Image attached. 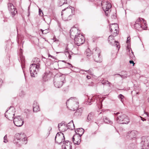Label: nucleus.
Wrapping results in <instances>:
<instances>
[{
	"mask_svg": "<svg viewBox=\"0 0 149 149\" xmlns=\"http://www.w3.org/2000/svg\"><path fill=\"white\" fill-rule=\"evenodd\" d=\"M116 36H114L113 34L110 36L108 38V41L110 44H112L113 42H115L116 47L118 48L119 46V43L117 41H116L114 38V37Z\"/></svg>",
	"mask_w": 149,
	"mask_h": 149,
	"instance_id": "f3484780",
	"label": "nucleus"
},
{
	"mask_svg": "<svg viewBox=\"0 0 149 149\" xmlns=\"http://www.w3.org/2000/svg\"><path fill=\"white\" fill-rule=\"evenodd\" d=\"M130 63V64H133V65L134 66V63L132 60H130L129 61Z\"/></svg>",
	"mask_w": 149,
	"mask_h": 149,
	"instance_id": "a19ab883",
	"label": "nucleus"
},
{
	"mask_svg": "<svg viewBox=\"0 0 149 149\" xmlns=\"http://www.w3.org/2000/svg\"><path fill=\"white\" fill-rule=\"evenodd\" d=\"M7 139V136L5 135L4 137V142L5 143L7 142L8 141Z\"/></svg>",
	"mask_w": 149,
	"mask_h": 149,
	"instance_id": "c9c22d12",
	"label": "nucleus"
},
{
	"mask_svg": "<svg viewBox=\"0 0 149 149\" xmlns=\"http://www.w3.org/2000/svg\"><path fill=\"white\" fill-rule=\"evenodd\" d=\"M136 22L142 26V29H145L147 28V24H146V21L142 18H138Z\"/></svg>",
	"mask_w": 149,
	"mask_h": 149,
	"instance_id": "2eb2a0df",
	"label": "nucleus"
},
{
	"mask_svg": "<svg viewBox=\"0 0 149 149\" xmlns=\"http://www.w3.org/2000/svg\"><path fill=\"white\" fill-rule=\"evenodd\" d=\"M103 84H109V86H110V83L108 81H105L103 83Z\"/></svg>",
	"mask_w": 149,
	"mask_h": 149,
	"instance_id": "e433bc0d",
	"label": "nucleus"
},
{
	"mask_svg": "<svg viewBox=\"0 0 149 149\" xmlns=\"http://www.w3.org/2000/svg\"><path fill=\"white\" fill-rule=\"evenodd\" d=\"M70 31V36L72 38L76 37L78 34L80 33V31L76 27L72 28Z\"/></svg>",
	"mask_w": 149,
	"mask_h": 149,
	"instance_id": "f8f14e48",
	"label": "nucleus"
},
{
	"mask_svg": "<svg viewBox=\"0 0 149 149\" xmlns=\"http://www.w3.org/2000/svg\"><path fill=\"white\" fill-rule=\"evenodd\" d=\"M101 52L100 51L99 49H96L95 50V52L94 53L93 55V58L95 60H97L98 58H99L100 54Z\"/></svg>",
	"mask_w": 149,
	"mask_h": 149,
	"instance_id": "5701e85b",
	"label": "nucleus"
},
{
	"mask_svg": "<svg viewBox=\"0 0 149 149\" xmlns=\"http://www.w3.org/2000/svg\"><path fill=\"white\" fill-rule=\"evenodd\" d=\"M134 26L135 28L138 30H140L141 28L142 29V26L141 24H139V23L136 22L134 24Z\"/></svg>",
	"mask_w": 149,
	"mask_h": 149,
	"instance_id": "c85d7f7f",
	"label": "nucleus"
},
{
	"mask_svg": "<svg viewBox=\"0 0 149 149\" xmlns=\"http://www.w3.org/2000/svg\"><path fill=\"white\" fill-rule=\"evenodd\" d=\"M82 110L81 109H79L77 110L75 112L76 115H81L82 113Z\"/></svg>",
	"mask_w": 149,
	"mask_h": 149,
	"instance_id": "7c9ffc66",
	"label": "nucleus"
},
{
	"mask_svg": "<svg viewBox=\"0 0 149 149\" xmlns=\"http://www.w3.org/2000/svg\"><path fill=\"white\" fill-rule=\"evenodd\" d=\"M141 143L144 148H148L149 147V136H143L142 138Z\"/></svg>",
	"mask_w": 149,
	"mask_h": 149,
	"instance_id": "1a4fd4ad",
	"label": "nucleus"
},
{
	"mask_svg": "<svg viewBox=\"0 0 149 149\" xmlns=\"http://www.w3.org/2000/svg\"><path fill=\"white\" fill-rule=\"evenodd\" d=\"M141 118V120H143V121H146V119L141 117H140Z\"/></svg>",
	"mask_w": 149,
	"mask_h": 149,
	"instance_id": "37998d69",
	"label": "nucleus"
},
{
	"mask_svg": "<svg viewBox=\"0 0 149 149\" xmlns=\"http://www.w3.org/2000/svg\"><path fill=\"white\" fill-rule=\"evenodd\" d=\"M87 78L88 79H90L91 78V76H89V75H87Z\"/></svg>",
	"mask_w": 149,
	"mask_h": 149,
	"instance_id": "c03bdc74",
	"label": "nucleus"
},
{
	"mask_svg": "<svg viewBox=\"0 0 149 149\" xmlns=\"http://www.w3.org/2000/svg\"><path fill=\"white\" fill-rule=\"evenodd\" d=\"M104 121L107 123H110L111 121H110L108 118L106 117H104L103 118Z\"/></svg>",
	"mask_w": 149,
	"mask_h": 149,
	"instance_id": "f704fd0d",
	"label": "nucleus"
},
{
	"mask_svg": "<svg viewBox=\"0 0 149 149\" xmlns=\"http://www.w3.org/2000/svg\"><path fill=\"white\" fill-rule=\"evenodd\" d=\"M102 5L103 9L106 14V11H108L111 7V4L106 0H104L102 3Z\"/></svg>",
	"mask_w": 149,
	"mask_h": 149,
	"instance_id": "6e6552de",
	"label": "nucleus"
},
{
	"mask_svg": "<svg viewBox=\"0 0 149 149\" xmlns=\"http://www.w3.org/2000/svg\"><path fill=\"white\" fill-rule=\"evenodd\" d=\"M14 111L10 109L7 111L5 113V116L9 120L12 119L14 116Z\"/></svg>",
	"mask_w": 149,
	"mask_h": 149,
	"instance_id": "ddd939ff",
	"label": "nucleus"
},
{
	"mask_svg": "<svg viewBox=\"0 0 149 149\" xmlns=\"http://www.w3.org/2000/svg\"><path fill=\"white\" fill-rule=\"evenodd\" d=\"M116 114L118 116L116 119L118 122L120 124H122L123 121L124 117H123L121 115V114H122V113H121L120 115H118V114H120V113L118 112Z\"/></svg>",
	"mask_w": 149,
	"mask_h": 149,
	"instance_id": "412c9836",
	"label": "nucleus"
},
{
	"mask_svg": "<svg viewBox=\"0 0 149 149\" xmlns=\"http://www.w3.org/2000/svg\"><path fill=\"white\" fill-rule=\"evenodd\" d=\"M84 132V130L82 128H79L76 131V134H78L81 136Z\"/></svg>",
	"mask_w": 149,
	"mask_h": 149,
	"instance_id": "bb28decb",
	"label": "nucleus"
},
{
	"mask_svg": "<svg viewBox=\"0 0 149 149\" xmlns=\"http://www.w3.org/2000/svg\"><path fill=\"white\" fill-rule=\"evenodd\" d=\"M8 9L10 12L13 15H15L17 13L16 9L15 8L13 5L11 3H8Z\"/></svg>",
	"mask_w": 149,
	"mask_h": 149,
	"instance_id": "4468645a",
	"label": "nucleus"
},
{
	"mask_svg": "<svg viewBox=\"0 0 149 149\" xmlns=\"http://www.w3.org/2000/svg\"><path fill=\"white\" fill-rule=\"evenodd\" d=\"M121 115L123 117H124L123 121V122L122 124H127L130 122L129 118L126 115L122 114Z\"/></svg>",
	"mask_w": 149,
	"mask_h": 149,
	"instance_id": "393cba45",
	"label": "nucleus"
},
{
	"mask_svg": "<svg viewBox=\"0 0 149 149\" xmlns=\"http://www.w3.org/2000/svg\"><path fill=\"white\" fill-rule=\"evenodd\" d=\"M130 37H128L127 38V43H129L130 41Z\"/></svg>",
	"mask_w": 149,
	"mask_h": 149,
	"instance_id": "ea45409f",
	"label": "nucleus"
},
{
	"mask_svg": "<svg viewBox=\"0 0 149 149\" xmlns=\"http://www.w3.org/2000/svg\"><path fill=\"white\" fill-rule=\"evenodd\" d=\"M70 142L65 141L62 146V149H72V146Z\"/></svg>",
	"mask_w": 149,
	"mask_h": 149,
	"instance_id": "a211bd4d",
	"label": "nucleus"
},
{
	"mask_svg": "<svg viewBox=\"0 0 149 149\" xmlns=\"http://www.w3.org/2000/svg\"><path fill=\"white\" fill-rule=\"evenodd\" d=\"M74 40L75 44L79 46L84 43L85 38L82 34L80 33L78 34L76 37L74 38Z\"/></svg>",
	"mask_w": 149,
	"mask_h": 149,
	"instance_id": "7ed1b4c3",
	"label": "nucleus"
},
{
	"mask_svg": "<svg viewBox=\"0 0 149 149\" xmlns=\"http://www.w3.org/2000/svg\"><path fill=\"white\" fill-rule=\"evenodd\" d=\"M65 53L66 56L68 57L69 59H71V54L68 51V48L67 47H66L65 50Z\"/></svg>",
	"mask_w": 149,
	"mask_h": 149,
	"instance_id": "cd10ccee",
	"label": "nucleus"
},
{
	"mask_svg": "<svg viewBox=\"0 0 149 149\" xmlns=\"http://www.w3.org/2000/svg\"><path fill=\"white\" fill-rule=\"evenodd\" d=\"M85 55L87 58L91 56L92 54L91 51L89 49H86L85 53Z\"/></svg>",
	"mask_w": 149,
	"mask_h": 149,
	"instance_id": "a878e982",
	"label": "nucleus"
},
{
	"mask_svg": "<svg viewBox=\"0 0 149 149\" xmlns=\"http://www.w3.org/2000/svg\"><path fill=\"white\" fill-rule=\"evenodd\" d=\"M33 111L34 112H37L40 110L38 104L36 102H34L33 104Z\"/></svg>",
	"mask_w": 149,
	"mask_h": 149,
	"instance_id": "b1692460",
	"label": "nucleus"
},
{
	"mask_svg": "<svg viewBox=\"0 0 149 149\" xmlns=\"http://www.w3.org/2000/svg\"><path fill=\"white\" fill-rule=\"evenodd\" d=\"M65 140V139L63 134L61 132L58 133L56 135L55 137V142L60 144Z\"/></svg>",
	"mask_w": 149,
	"mask_h": 149,
	"instance_id": "0eeeda50",
	"label": "nucleus"
},
{
	"mask_svg": "<svg viewBox=\"0 0 149 149\" xmlns=\"http://www.w3.org/2000/svg\"><path fill=\"white\" fill-rule=\"evenodd\" d=\"M13 122L14 124L17 127L22 126L24 123L23 121L19 116L15 117L14 119Z\"/></svg>",
	"mask_w": 149,
	"mask_h": 149,
	"instance_id": "9d476101",
	"label": "nucleus"
},
{
	"mask_svg": "<svg viewBox=\"0 0 149 149\" xmlns=\"http://www.w3.org/2000/svg\"><path fill=\"white\" fill-rule=\"evenodd\" d=\"M146 113L147 115L148 114V113L147 112H146Z\"/></svg>",
	"mask_w": 149,
	"mask_h": 149,
	"instance_id": "a18cd8bd",
	"label": "nucleus"
},
{
	"mask_svg": "<svg viewBox=\"0 0 149 149\" xmlns=\"http://www.w3.org/2000/svg\"><path fill=\"white\" fill-rule=\"evenodd\" d=\"M120 98L121 99V101L123 102L122 100H123L124 98V96L121 94H120L119 95Z\"/></svg>",
	"mask_w": 149,
	"mask_h": 149,
	"instance_id": "4c0bfd02",
	"label": "nucleus"
},
{
	"mask_svg": "<svg viewBox=\"0 0 149 149\" xmlns=\"http://www.w3.org/2000/svg\"><path fill=\"white\" fill-rule=\"evenodd\" d=\"M39 13L40 15L41 16L43 15V13L42 12V10L40 9L39 10Z\"/></svg>",
	"mask_w": 149,
	"mask_h": 149,
	"instance_id": "58836bf2",
	"label": "nucleus"
},
{
	"mask_svg": "<svg viewBox=\"0 0 149 149\" xmlns=\"http://www.w3.org/2000/svg\"><path fill=\"white\" fill-rule=\"evenodd\" d=\"M81 138L79 135L75 134L73 136L72 141L74 144L79 145L81 142Z\"/></svg>",
	"mask_w": 149,
	"mask_h": 149,
	"instance_id": "dca6fc26",
	"label": "nucleus"
},
{
	"mask_svg": "<svg viewBox=\"0 0 149 149\" xmlns=\"http://www.w3.org/2000/svg\"><path fill=\"white\" fill-rule=\"evenodd\" d=\"M67 107L70 110L74 111L77 109L79 107V103L76 99L70 98L66 102Z\"/></svg>",
	"mask_w": 149,
	"mask_h": 149,
	"instance_id": "f03ea898",
	"label": "nucleus"
},
{
	"mask_svg": "<svg viewBox=\"0 0 149 149\" xmlns=\"http://www.w3.org/2000/svg\"><path fill=\"white\" fill-rule=\"evenodd\" d=\"M40 67V64L36 65V64H32L30 65V70L31 76H33L35 74H37Z\"/></svg>",
	"mask_w": 149,
	"mask_h": 149,
	"instance_id": "39448f33",
	"label": "nucleus"
},
{
	"mask_svg": "<svg viewBox=\"0 0 149 149\" xmlns=\"http://www.w3.org/2000/svg\"><path fill=\"white\" fill-rule=\"evenodd\" d=\"M110 31L114 36H116L118 33V27L117 24H113L110 25Z\"/></svg>",
	"mask_w": 149,
	"mask_h": 149,
	"instance_id": "423d86ee",
	"label": "nucleus"
},
{
	"mask_svg": "<svg viewBox=\"0 0 149 149\" xmlns=\"http://www.w3.org/2000/svg\"><path fill=\"white\" fill-rule=\"evenodd\" d=\"M40 30L41 31L43 34H45L49 32V30L48 29H46L44 30L41 29Z\"/></svg>",
	"mask_w": 149,
	"mask_h": 149,
	"instance_id": "72a5a7b5",
	"label": "nucleus"
},
{
	"mask_svg": "<svg viewBox=\"0 0 149 149\" xmlns=\"http://www.w3.org/2000/svg\"><path fill=\"white\" fill-rule=\"evenodd\" d=\"M65 77L64 76L62 75L58 77L57 80L54 82V85L57 88L61 87L65 80Z\"/></svg>",
	"mask_w": 149,
	"mask_h": 149,
	"instance_id": "20e7f679",
	"label": "nucleus"
},
{
	"mask_svg": "<svg viewBox=\"0 0 149 149\" xmlns=\"http://www.w3.org/2000/svg\"><path fill=\"white\" fill-rule=\"evenodd\" d=\"M47 77L46 76L44 75V76L43 77V79L44 81H46V79Z\"/></svg>",
	"mask_w": 149,
	"mask_h": 149,
	"instance_id": "79ce46f5",
	"label": "nucleus"
},
{
	"mask_svg": "<svg viewBox=\"0 0 149 149\" xmlns=\"http://www.w3.org/2000/svg\"><path fill=\"white\" fill-rule=\"evenodd\" d=\"M137 134V132L135 130L129 131L127 133V135L132 139L136 138Z\"/></svg>",
	"mask_w": 149,
	"mask_h": 149,
	"instance_id": "6ab92c4d",
	"label": "nucleus"
},
{
	"mask_svg": "<svg viewBox=\"0 0 149 149\" xmlns=\"http://www.w3.org/2000/svg\"><path fill=\"white\" fill-rule=\"evenodd\" d=\"M75 14L74 8L71 6L67 7L63 10L61 13L62 19L65 21L71 20Z\"/></svg>",
	"mask_w": 149,
	"mask_h": 149,
	"instance_id": "f257e3e1",
	"label": "nucleus"
},
{
	"mask_svg": "<svg viewBox=\"0 0 149 149\" xmlns=\"http://www.w3.org/2000/svg\"><path fill=\"white\" fill-rule=\"evenodd\" d=\"M40 61V59L37 58H35L33 59V62L36 65L39 64V62Z\"/></svg>",
	"mask_w": 149,
	"mask_h": 149,
	"instance_id": "2f4dec72",
	"label": "nucleus"
},
{
	"mask_svg": "<svg viewBox=\"0 0 149 149\" xmlns=\"http://www.w3.org/2000/svg\"><path fill=\"white\" fill-rule=\"evenodd\" d=\"M58 127L60 131L62 132L65 131L68 129L67 126L65 124L61 123L58 124Z\"/></svg>",
	"mask_w": 149,
	"mask_h": 149,
	"instance_id": "aec40b11",
	"label": "nucleus"
},
{
	"mask_svg": "<svg viewBox=\"0 0 149 149\" xmlns=\"http://www.w3.org/2000/svg\"><path fill=\"white\" fill-rule=\"evenodd\" d=\"M67 3L66 0H60L59 2V5L61 6L64 3Z\"/></svg>",
	"mask_w": 149,
	"mask_h": 149,
	"instance_id": "473e14b6",
	"label": "nucleus"
},
{
	"mask_svg": "<svg viewBox=\"0 0 149 149\" xmlns=\"http://www.w3.org/2000/svg\"><path fill=\"white\" fill-rule=\"evenodd\" d=\"M94 116V114L93 113H89L87 117L88 120L90 121L93 119Z\"/></svg>",
	"mask_w": 149,
	"mask_h": 149,
	"instance_id": "c756f323",
	"label": "nucleus"
},
{
	"mask_svg": "<svg viewBox=\"0 0 149 149\" xmlns=\"http://www.w3.org/2000/svg\"><path fill=\"white\" fill-rule=\"evenodd\" d=\"M127 52L130 59L134 60L135 59V57L134 54L132 52V50L130 48H128Z\"/></svg>",
	"mask_w": 149,
	"mask_h": 149,
	"instance_id": "4be33fe9",
	"label": "nucleus"
},
{
	"mask_svg": "<svg viewBox=\"0 0 149 149\" xmlns=\"http://www.w3.org/2000/svg\"><path fill=\"white\" fill-rule=\"evenodd\" d=\"M16 138L15 139L13 142L14 143L16 144H17L18 142L17 141V140H21L22 141H25L26 139V135L24 134H17L16 135Z\"/></svg>",
	"mask_w": 149,
	"mask_h": 149,
	"instance_id": "9b49d317",
	"label": "nucleus"
}]
</instances>
